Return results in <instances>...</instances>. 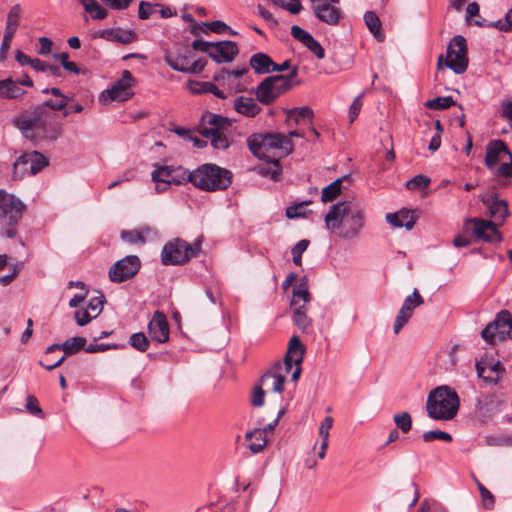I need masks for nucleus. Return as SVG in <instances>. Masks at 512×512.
<instances>
[{"label": "nucleus", "mask_w": 512, "mask_h": 512, "mask_svg": "<svg viewBox=\"0 0 512 512\" xmlns=\"http://www.w3.org/2000/svg\"><path fill=\"white\" fill-rule=\"evenodd\" d=\"M470 226H472L473 234L477 240L495 243L502 239L497 226L492 221L472 218L465 222L466 229H470Z\"/></svg>", "instance_id": "a211bd4d"}, {"label": "nucleus", "mask_w": 512, "mask_h": 512, "mask_svg": "<svg viewBox=\"0 0 512 512\" xmlns=\"http://www.w3.org/2000/svg\"><path fill=\"white\" fill-rule=\"evenodd\" d=\"M423 303V297L419 294L417 289H414L413 293L405 298L394 322L393 330L395 334H398L408 323L413 315L414 309Z\"/></svg>", "instance_id": "aec40b11"}, {"label": "nucleus", "mask_w": 512, "mask_h": 512, "mask_svg": "<svg viewBox=\"0 0 512 512\" xmlns=\"http://www.w3.org/2000/svg\"><path fill=\"white\" fill-rule=\"evenodd\" d=\"M136 79L128 70H124L121 77L115 81L109 88L104 90L99 97L100 101H117L124 102L131 99L134 95L133 87Z\"/></svg>", "instance_id": "2eb2a0df"}, {"label": "nucleus", "mask_w": 512, "mask_h": 512, "mask_svg": "<svg viewBox=\"0 0 512 512\" xmlns=\"http://www.w3.org/2000/svg\"><path fill=\"white\" fill-rule=\"evenodd\" d=\"M265 393L264 386L260 383L259 385H256L251 393V404L254 407H261L264 404L265 399Z\"/></svg>", "instance_id": "5fc2aeb1"}, {"label": "nucleus", "mask_w": 512, "mask_h": 512, "mask_svg": "<svg viewBox=\"0 0 512 512\" xmlns=\"http://www.w3.org/2000/svg\"><path fill=\"white\" fill-rule=\"evenodd\" d=\"M298 68L293 67L288 76H269L259 83L255 90L257 100L264 104H272L278 97L292 87V79L297 76Z\"/></svg>", "instance_id": "0eeeda50"}, {"label": "nucleus", "mask_w": 512, "mask_h": 512, "mask_svg": "<svg viewBox=\"0 0 512 512\" xmlns=\"http://www.w3.org/2000/svg\"><path fill=\"white\" fill-rule=\"evenodd\" d=\"M190 183L196 188L207 191H222L232 183V173L216 164L206 163L190 172Z\"/></svg>", "instance_id": "39448f33"}, {"label": "nucleus", "mask_w": 512, "mask_h": 512, "mask_svg": "<svg viewBox=\"0 0 512 512\" xmlns=\"http://www.w3.org/2000/svg\"><path fill=\"white\" fill-rule=\"evenodd\" d=\"M234 109L246 116V117H255L261 112V107L256 103V101L251 97L239 96L234 100Z\"/></svg>", "instance_id": "7c9ffc66"}, {"label": "nucleus", "mask_w": 512, "mask_h": 512, "mask_svg": "<svg viewBox=\"0 0 512 512\" xmlns=\"http://www.w3.org/2000/svg\"><path fill=\"white\" fill-rule=\"evenodd\" d=\"M254 156L274 164L270 177L277 180L281 174L279 161L293 152L292 140L283 133H254L247 139Z\"/></svg>", "instance_id": "f03ea898"}, {"label": "nucleus", "mask_w": 512, "mask_h": 512, "mask_svg": "<svg viewBox=\"0 0 512 512\" xmlns=\"http://www.w3.org/2000/svg\"><path fill=\"white\" fill-rule=\"evenodd\" d=\"M154 13V6L147 1H141L138 8V17L142 20L148 19Z\"/></svg>", "instance_id": "e2e57ef3"}, {"label": "nucleus", "mask_w": 512, "mask_h": 512, "mask_svg": "<svg viewBox=\"0 0 512 512\" xmlns=\"http://www.w3.org/2000/svg\"><path fill=\"white\" fill-rule=\"evenodd\" d=\"M141 261L136 255H128L115 262L109 269L110 281L121 283L134 277L139 271Z\"/></svg>", "instance_id": "f3484780"}, {"label": "nucleus", "mask_w": 512, "mask_h": 512, "mask_svg": "<svg viewBox=\"0 0 512 512\" xmlns=\"http://www.w3.org/2000/svg\"><path fill=\"white\" fill-rule=\"evenodd\" d=\"M87 340L85 337L77 336L65 340L62 344H52L46 349V354L50 355L56 350H63L64 355H73L81 350H85Z\"/></svg>", "instance_id": "cd10ccee"}, {"label": "nucleus", "mask_w": 512, "mask_h": 512, "mask_svg": "<svg viewBox=\"0 0 512 512\" xmlns=\"http://www.w3.org/2000/svg\"><path fill=\"white\" fill-rule=\"evenodd\" d=\"M492 26L503 32H512V8L505 14L504 20H498L497 22H494Z\"/></svg>", "instance_id": "4d7b16f0"}, {"label": "nucleus", "mask_w": 512, "mask_h": 512, "mask_svg": "<svg viewBox=\"0 0 512 512\" xmlns=\"http://www.w3.org/2000/svg\"><path fill=\"white\" fill-rule=\"evenodd\" d=\"M66 103L54 100H46L14 118L15 125L20 129L23 136L34 143L40 141H55L62 134V127L52 123L53 115L49 111H62Z\"/></svg>", "instance_id": "f257e3e1"}, {"label": "nucleus", "mask_w": 512, "mask_h": 512, "mask_svg": "<svg viewBox=\"0 0 512 512\" xmlns=\"http://www.w3.org/2000/svg\"><path fill=\"white\" fill-rule=\"evenodd\" d=\"M25 205L13 194L0 189V235L13 238L22 219Z\"/></svg>", "instance_id": "423d86ee"}, {"label": "nucleus", "mask_w": 512, "mask_h": 512, "mask_svg": "<svg viewBox=\"0 0 512 512\" xmlns=\"http://www.w3.org/2000/svg\"><path fill=\"white\" fill-rule=\"evenodd\" d=\"M507 407L508 403L500 401L494 395L479 398L475 405L477 414L483 418H491L493 415L503 412Z\"/></svg>", "instance_id": "393cba45"}, {"label": "nucleus", "mask_w": 512, "mask_h": 512, "mask_svg": "<svg viewBox=\"0 0 512 512\" xmlns=\"http://www.w3.org/2000/svg\"><path fill=\"white\" fill-rule=\"evenodd\" d=\"M25 91L11 78L0 80V97L13 99L22 96Z\"/></svg>", "instance_id": "f704fd0d"}, {"label": "nucleus", "mask_w": 512, "mask_h": 512, "mask_svg": "<svg viewBox=\"0 0 512 512\" xmlns=\"http://www.w3.org/2000/svg\"><path fill=\"white\" fill-rule=\"evenodd\" d=\"M448 67L456 74H463L468 68V49L466 39L461 35H456L450 41L447 47L446 58L443 55L438 57L437 66Z\"/></svg>", "instance_id": "6e6552de"}, {"label": "nucleus", "mask_w": 512, "mask_h": 512, "mask_svg": "<svg viewBox=\"0 0 512 512\" xmlns=\"http://www.w3.org/2000/svg\"><path fill=\"white\" fill-rule=\"evenodd\" d=\"M95 37L120 44H129L137 40V34L134 31L120 27L100 30L95 34Z\"/></svg>", "instance_id": "bb28decb"}, {"label": "nucleus", "mask_w": 512, "mask_h": 512, "mask_svg": "<svg viewBox=\"0 0 512 512\" xmlns=\"http://www.w3.org/2000/svg\"><path fill=\"white\" fill-rule=\"evenodd\" d=\"M74 317L79 326H85L97 316L91 315L86 309H80L75 311Z\"/></svg>", "instance_id": "052dcab7"}, {"label": "nucleus", "mask_w": 512, "mask_h": 512, "mask_svg": "<svg viewBox=\"0 0 512 512\" xmlns=\"http://www.w3.org/2000/svg\"><path fill=\"white\" fill-rule=\"evenodd\" d=\"M489 211L494 218H504L508 214L507 203L503 200H495L490 205Z\"/></svg>", "instance_id": "de8ad7c7"}, {"label": "nucleus", "mask_w": 512, "mask_h": 512, "mask_svg": "<svg viewBox=\"0 0 512 512\" xmlns=\"http://www.w3.org/2000/svg\"><path fill=\"white\" fill-rule=\"evenodd\" d=\"M482 338L489 344L497 337L503 341L507 337L512 339V315L508 310H501L493 321L481 332Z\"/></svg>", "instance_id": "dca6fc26"}, {"label": "nucleus", "mask_w": 512, "mask_h": 512, "mask_svg": "<svg viewBox=\"0 0 512 512\" xmlns=\"http://www.w3.org/2000/svg\"><path fill=\"white\" fill-rule=\"evenodd\" d=\"M200 248V242L190 245L185 240L176 238L164 245L161 252V261L164 265H183L192 257L197 256Z\"/></svg>", "instance_id": "1a4fd4ad"}, {"label": "nucleus", "mask_w": 512, "mask_h": 512, "mask_svg": "<svg viewBox=\"0 0 512 512\" xmlns=\"http://www.w3.org/2000/svg\"><path fill=\"white\" fill-rule=\"evenodd\" d=\"M422 437L425 442H431L433 440L452 441V436L449 433L440 430L424 432Z\"/></svg>", "instance_id": "3c124183"}, {"label": "nucleus", "mask_w": 512, "mask_h": 512, "mask_svg": "<svg viewBox=\"0 0 512 512\" xmlns=\"http://www.w3.org/2000/svg\"><path fill=\"white\" fill-rule=\"evenodd\" d=\"M148 332L153 341L165 343L169 339V323L163 312L155 311L148 323Z\"/></svg>", "instance_id": "5701e85b"}, {"label": "nucleus", "mask_w": 512, "mask_h": 512, "mask_svg": "<svg viewBox=\"0 0 512 512\" xmlns=\"http://www.w3.org/2000/svg\"><path fill=\"white\" fill-rule=\"evenodd\" d=\"M285 382V374L280 371H274L272 368L262 375L260 383L267 390L281 393Z\"/></svg>", "instance_id": "c756f323"}, {"label": "nucleus", "mask_w": 512, "mask_h": 512, "mask_svg": "<svg viewBox=\"0 0 512 512\" xmlns=\"http://www.w3.org/2000/svg\"><path fill=\"white\" fill-rule=\"evenodd\" d=\"M164 61L175 71L193 74L201 73L207 64L204 58L193 60L192 52L188 48H184L178 54L167 52Z\"/></svg>", "instance_id": "4468645a"}, {"label": "nucleus", "mask_w": 512, "mask_h": 512, "mask_svg": "<svg viewBox=\"0 0 512 512\" xmlns=\"http://www.w3.org/2000/svg\"><path fill=\"white\" fill-rule=\"evenodd\" d=\"M312 115L313 111L307 106L287 110L288 119L294 118L296 122L300 119L311 118Z\"/></svg>", "instance_id": "09e8293b"}, {"label": "nucleus", "mask_w": 512, "mask_h": 512, "mask_svg": "<svg viewBox=\"0 0 512 512\" xmlns=\"http://www.w3.org/2000/svg\"><path fill=\"white\" fill-rule=\"evenodd\" d=\"M190 171L182 166L163 165L156 166L151 173L153 182L156 183V191L163 192L171 184L182 185L190 182Z\"/></svg>", "instance_id": "9b49d317"}, {"label": "nucleus", "mask_w": 512, "mask_h": 512, "mask_svg": "<svg viewBox=\"0 0 512 512\" xmlns=\"http://www.w3.org/2000/svg\"><path fill=\"white\" fill-rule=\"evenodd\" d=\"M460 399L457 392L443 385L433 389L427 398V412L435 420H451L459 410Z\"/></svg>", "instance_id": "20e7f679"}, {"label": "nucleus", "mask_w": 512, "mask_h": 512, "mask_svg": "<svg viewBox=\"0 0 512 512\" xmlns=\"http://www.w3.org/2000/svg\"><path fill=\"white\" fill-rule=\"evenodd\" d=\"M476 371L479 378L489 385H497L500 377L505 373L500 361L481 359L476 362Z\"/></svg>", "instance_id": "412c9836"}, {"label": "nucleus", "mask_w": 512, "mask_h": 512, "mask_svg": "<svg viewBox=\"0 0 512 512\" xmlns=\"http://www.w3.org/2000/svg\"><path fill=\"white\" fill-rule=\"evenodd\" d=\"M304 348L301 344L300 339L297 336H293L288 345V351L284 357V361L276 363L272 369L274 371H280L285 376L292 372V379L296 380L301 372V363L303 360Z\"/></svg>", "instance_id": "ddd939ff"}, {"label": "nucleus", "mask_w": 512, "mask_h": 512, "mask_svg": "<svg viewBox=\"0 0 512 512\" xmlns=\"http://www.w3.org/2000/svg\"><path fill=\"white\" fill-rule=\"evenodd\" d=\"M396 429H400L403 433H408L412 428V418L408 412L396 413L393 416Z\"/></svg>", "instance_id": "ea45409f"}, {"label": "nucleus", "mask_w": 512, "mask_h": 512, "mask_svg": "<svg viewBox=\"0 0 512 512\" xmlns=\"http://www.w3.org/2000/svg\"><path fill=\"white\" fill-rule=\"evenodd\" d=\"M310 300L311 295L306 282L301 281L294 286L291 299L293 322L302 332H307L312 326V320L307 314V305Z\"/></svg>", "instance_id": "9d476101"}, {"label": "nucleus", "mask_w": 512, "mask_h": 512, "mask_svg": "<svg viewBox=\"0 0 512 512\" xmlns=\"http://www.w3.org/2000/svg\"><path fill=\"white\" fill-rule=\"evenodd\" d=\"M152 233L149 227H142L134 230H122L121 239L130 244H143L147 240V236Z\"/></svg>", "instance_id": "72a5a7b5"}, {"label": "nucleus", "mask_w": 512, "mask_h": 512, "mask_svg": "<svg viewBox=\"0 0 512 512\" xmlns=\"http://www.w3.org/2000/svg\"><path fill=\"white\" fill-rule=\"evenodd\" d=\"M309 241L306 239L298 241L291 249L292 259L295 265L301 266L302 254L307 250Z\"/></svg>", "instance_id": "37998d69"}, {"label": "nucleus", "mask_w": 512, "mask_h": 512, "mask_svg": "<svg viewBox=\"0 0 512 512\" xmlns=\"http://www.w3.org/2000/svg\"><path fill=\"white\" fill-rule=\"evenodd\" d=\"M249 63L257 74H267L272 72L274 65V61L271 57L262 52L252 55Z\"/></svg>", "instance_id": "2f4dec72"}, {"label": "nucleus", "mask_w": 512, "mask_h": 512, "mask_svg": "<svg viewBox=\"0 0 512 512\" xmlns=\"http://www.w3.org/2000/svg\"><path fill=\"white\" fill-rule=\"evenodd\" d=\"M248 443V448L252 453L261 452L267 445V436H265V430L254 429L253 431L247 432L245 435Z\"/></svg>", "instance_id": "473e14b6"}, {"label": "nucleus", "mask_w": 512, "mask_h": 512, "mask_svg": "<svg viewBox=\"0 0 512 512\" xmlns=\"http://www.w3.org/2000/svg\"><path fill=\"white\" fill-rule=\"evenodd\" d=\"M129 344L140 352H145L149 348V340L144 333H134L129 338Z\"/></svg>", "instance_id": "a19ab883"}, {"label": "nucleus", "mask_w": 512, "mask_h": 512, "mask_svg": "<svg viewBox=\"0 0 512 512\" xmlns=\"http://www.w3.org/2000/svg\"><path fill=\"white\" fill-rule=\"evenodd\" d=\"M386 221L394 227H405L407 230L413 229L415 218L410 210L402 209L396 213L386 214Z\"/></svg>", "instance_id": "c85d7f7f"}, {"label": "nucleus", "mask_w": 512, "mask_h": 512, "mask_svg": "<svg viewBox=\"0 0 512 512\" xmlns=\"http://www.w3.org/2000/svg\"><path fill=\"white\" fill-rule=\"evenodd\" d=\"M230 126L231 123L227 118L211 112H205L201 117L199 132L202 136L209 137V135H214L220 130H227Z\"/></svg>", "instance_id": "b1692460"}, {"label": "nucleus", "mask_w": 512, "mask_h": 512, "mask_svg": "<svg viewBox=\"0 0 512 512\" xmlns=\"http://www.w3.org/2000/svg\"><path fill=\"white\" fill-rule=\"evenodd\" d=\"M505 159H510V151L502 140L491 141L487 145L485 164L494 171L496 165Z\"/></svg>", "instance_id": "a878e982"}, {"label": "nucleus", "mask_w": 512, "mask_h": 512, "mask_svg": "<svg viewBox=\"0 0 512 512\" xmlns=\"http://www.w3.org/2000/svg\"><path fill=\"white\" fill-rule=\"evenodd\" d=\"M364 21L369 31L374 35L378 41H383L385 35L382 31V24L379 17L372 11H367L364 14Z\"/></svg>", "instance_id": "c9c22d12"}, {"label": "nucleus", "mask_w": 512, "mask_h": 512, "mask_svg": "<svg viewBox=\"0 0 512 512\" xmlns=\"http://www.w3.org/2000/svg\"><path fill=\"white\" fill-rule=\"evenodd\" d=\"M342 179L338 178L322 190L321 200L324 203L332 202L341 193Z\"/></svg>", "instance_id": "e433bc0d"}, {"label": "nucleus", "mask_w": 512, "mask_h": 512, "mask_svg": "<svg viewBox=\"0 0 512 512\" xmlns=\"http://www.w3.org/2000/svg\"><path fill=\"white\" fill-rule=\"evenodd\" d=\"M225 131L226 130H220L214 135H209L208 138L211 140V144L215 149H226L229 147L230 143Z\"/></svg>", "instance_id": "a18cd8bd"}, {"label": "nucleus", "mask_w": 512, "mask_h": 512, "mask_svg": "<svg viewBox=\"0 0 512 512\" xmlns=\"http://www.w3.org/2000/svg\"><path fill=\"white\" fill-rule=\"evenodd\" d=\"M47 165L48 160L46 157L37 151H33L21 155L14 163V169L16 171L21 169L23 173L29 172L30 174L35 175Z\"/></svg>", "instance_id": "4be33fe9"}, {"label": "nucleus", "mask_w": 512, "mask_h": 512, "mask_svg": "<svg viewBox=\"0 0 512 512\" xmlns=\"http://www.w3.org/2000/svg\"><path fill=\"white\" fill-rule=\"evenodd\" d=\"M495 174L497 176H502L505 178L512 176V155L510 154V159H505L501 162L498 168L495 167Z\"/></svg>", "instance_id": "13d9d810"}, {"label": "nucleus", "mask_w": 512, "mask_h": 512, "mask_svg": "<svg viewBox=\"0 0 512 512\" xmlns=\"http://www.w3.org/2000/svg\"><path fill=\"white\" fill-rule=\"evenodd\" d=\"M456 102L451 96H444V97H436L434 99L428 100L425 103V107L432 109V110H444L447 108H450L454 106Z\"/></svg>", "instance_id": "58836bf2"}, {"label": "nucleus", "mask_w": 512, "mask_h": 512, "mask_svg": "<svg viewBox=\"0 0 512 512\" xmlns=\"http://www.w3.org/2000/svg\"><path fill=\"white\" fill-rule=\"evenodd\" d=\"M192 48L207 53L217 63L231 62L239 52L237 44L233 41L208 42L196 39L192 42Z\"/></svg>", "instance_id": "f8f14e48"}, {"label": "nucleus", "mask_w": 512, "mask_h": 512, "mask_svg": "<svg viewBox=\"0 0 512 512\" xmlns=\"http://www.w3.org/2000/svg\"><path fill=\"white\" fill-rule=\"evenodd\" d=\"M90 13L93 19L103 20L107 17L108 12L105 8H103L98 2H96L93 6L90 7V11H86Z\"/></svg>", "instance_id": "774afa93"}, {"label": "nucleus", "mask_w": 512, "mask_h": 512, "mask_svg": "<svg viewBox=\"0 0 512 512\" xmlns=\"http://www.w3.org/2000/svg\"><path fill=\"white\" fill-rule=\"evenodd\" d=\"M326 228L344 239L356 238L364 226V212L348 202L333 204L324 218Z\"/></svg>", "instance_id": "7ed1b4c3"}, {"label": "nucleus", "mask_w": 512, "mask_h": 512, "mask_svg": "<svg viewBox=\"0 0 512 512\" xmlns=\"http://www.w3.org/2000/svg\"><path fill=\"white\" fill-rule=\"evenodd\" d=\"M334 420L331 416H326L321 422L319 427V438H328L330 435V429L332 428Z\"/></svg>", "instance_id": "0e129e2a"}, {"label": "nucleus", "mask_w": 512, "mask_h": 512, "mask_svg": "<svg viewBox=\"0 0 512 512\" xmlns=\"http://www.w3.org/2000/svg\"><path fill=\"white\" fill-rule=\"evenodd\" d=\"M25 410L29 414L38 417L44 418V413L42 408L39 405L37 398L31 394H28L26 397Z\"/></svg>", "instance_id": "79ce46f5"}, {"label": "nucleus", "mask_w": 512, "mask_h": 512, "mask_svg": "<svg viewBox=\"0 0 512 512\" xmlns=\"http://www.w3.org/2000/svg\"><path fill=\"white\" fill-rule=\"evenodd\" d=\"M315 16L327 25H337L341 18L340 0H310Z\"/></svg>", "instance_id": "6ab92c4d"}, {"label": "nucleus", "mask_w": 512, "mask_h": 512, "mask_svg": "<svg viewBox=\"0 0 512 512\" xmlns=\"http://www.w3.org/2000/svg\"><path fill=\"white\" fill-rule=\"evenodd\" d=\"M310 201H304L286 209V216L290 219L303 216L305 214V207Z\"/></svg>", "instance_id": "bf43d9fd"}, {"label": "nucleus", "mask_w": 512, "mask_h": 512, "mask_svg": "<svg viewBox=\"0 0 512 512\" xmlns=\"http://www.w3.org/2000/svg\"><path fill=\"white\" fill-rule=\"evenodd\" d=\"M477 487L481 495L482 504L485 509L492 510L495 505V497L493 494L479 481H477Z\"/></svg>", "instance_id": "c03bdc74"}, {"label": "nucleus", "mask_w": 512, "mask_h": 512, "mask_svg": "<svg viewBox=\"0 0 512 512\" xmlns=\"http://www.w3.org/2000/svg\"><path fill=\"white\" fill-rule=\"evenodd\" d=\"M105 297L103 295L92 297L88 302V308L98 316L103 308Z\"/></svg>", "instance_id": "680f3d73"}, {"label": "nucleus", "mask_w": 512, "mask_h": 512, "mask_svg": "<svg viewBox=\"0 0 512 512\" xmlns=\"http://www.w3.org/2000/svg\"><path fill=\"white\" fill-rule=\"evenodd\" d=\"M291 35L294 39L298 40L302 44H304L311 37L310 33L297 25H293L291 27Z\"/></svg>", "instance_id": "338daca9"}, {"label": "nucleus", "mask_w": 512, "mask_h": 512, "mask_svg": "<svg viewBox=\"0 0 512 512\" xmlns=\"http://www.w3.org/2000/svg\"><path fill=\"white\" fill-rule=\"evenodd\" d=\"M248 72L247 68H236L233 70L222 69L218 74L214 76V79L218 82L223 81L228 84L231 83L232 80L240 78L244 74Z\"/></svg>", "instance_id": "4c0bfd02"}, {"label": "nucleus", "mask_w": 512, "mask_h": 512, "mask_svg": "<svg viewBox=\"0 0 512 512\" xmlns=\"http://www.w3.org/2000/svg\"><path fill=\"white\" fill-rule=\"evenodd\" d=\"M430 184V179L422 174L416 175L406 183V188L412 191H418L426 188Z\"/></svg>", "instance_id": "49530a36"}, {"label": "nucleus", "mask_w": 512, "mask_h": 512, "mask_svg": "<svg viewBox=\"0 0 512 512\" xmlns=\"http://www.w3.org/2000/svg\"><path fill=\"white\" fill-rule=\"evenodd\" d=\"M210 31L214 33H226L228 31L231 32V34H235V32L231 31V28L227 26L223 21L215 20L210 23L205 24Z\"/></svg>", "instance_id": "69168bd1"}, {"label": "nucleus", "mask_w": 512, "mask_h": 512, "mask_svg": "<svg viewBox=\"0 0 512 512\" xmlns=\"http://www.w3.org/2000/svg\"><path fill=\"white\" fill-rule=\"evenodd\" d=\"M21 14L22 9L19 4L12 6L7 15L6 25L18 29Z\"/></svg>", "instance_id": "864d4df0"}, {"label": "nucleus", "mask_w": 512, "mask_h": 512, "mask_svg": "<svg viewBox=\"0 0 512 512\" xmlns=\"http://www.w3.org/2000/svg\"><path fill=\"white\" fill-rule=\"evenodd\" d=\"M209 87H212V82H202L197 80H190L188 82V89L192 94L207 93Z\"/></svg>", "instance_id": "6e6d98bb"}, {"label": "nucleus", "mask_w": 512, "mask_h": 512, "mask_svg": "<svg viewBox=\"0 0 512 512\" xmlns=\"http://www.w3.org/2000/svg\"><path fill=\"white\" fill-rule=\"evenodd\" d=\"M303 45L318 59H323L325 57L324 48L312 35Z\"/></svg>", "instance_id": "603ef678"}, {"label": "nucleus", "mask_w": 512, "mask_h": 512, "mask_svg": "<svg viewBox=\"0 0 512 512\" xmlns=\"http://www.w3.org/2000/svg\"><path fill=\"white\" fill-rule=\"evenodd\" d=\"M275 5L286 9L291 14H298L302 8L300 0H270Z\"/></svg>", "instance_id": "8fccbe9b"}]
</instances>
